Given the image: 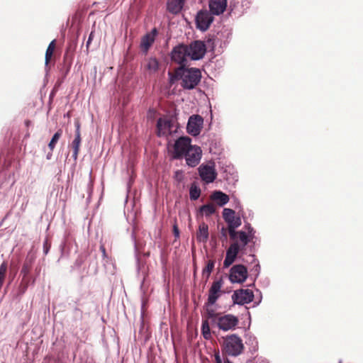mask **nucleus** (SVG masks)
I'll return each instance as SVG.
<instances>
[{
	"label": "nucleus",
	"mask_w": 363,
	"mask_h": 363,
	"mask_svg": "<svg viewBox=\"0 0 363 363\" xmlns=\"http://www.w3.org/2000/svg\"><path fill=\"white\" fill-rule=\"evenodd\" d=\"M94 31L92 30L90 34H89V38H88V40L86 42V48L88 49L89 47V45L91 44V42L92 41L93 38H94Z\"/></svg>",
	"instance_id": "obj_38"
},
{
	"label": "nucleus",
	"mask_w": 363,
	"mask_h": 363,
	"mask_svg": "<svg viewBox=\"0 0 363 363\" xmlns=\"http://www.w3.org/2000/svg\"><path fill=\"white\" fill-rule=\"evenodd\" d=\"M237 239L241 250H244L245 246L252 240L245 232L242 230L239 231Z\"/></svg>",
	"instance_id": "obj_24"
},
{
	"label": "nucleus",
	"mask_w": 363,
	"mask_h": 363,
	"mask_svg": "<svg viewBox=\"0 0 363 363\" xmlns=\"http://www.w3.org/2000/svg\"><path fill=\"white\" fill-rule=\"evenodd\" d=\"M197 240L199 242H205L208 238V226L205 223H201L199 226L196 233Z\"/></svg>",
	"instance_id": "obj_22"
},
{
	"label": "nucleus",
	"mask_w": 363,
	"mask_h": 363,
	"mask_svg": "<svg viewBox=\"0 0 363 363\" xmlns=\"http://www.w3.org/2000/svg\"><path fill=\"white\" fill-rule=\"evenodd\" d=\"M62 130H58L52 136L50 142L48 144V147L51 151H52L55 147V145L58 142L59 139L62 135Z\"/></svg>",
	"instance_id": "obj_33"
},
{
	"label": "nucleus",
	"mask_w": 363,
	"mask_h": 363,
	"mask_svg": "<svg viewBox=\"0 0 363 363\" xmlns=\"http://www.w3.org/2000/svg\"><path fill=\"white\" fill-rule=\"evenodd\" d=\"M199 172L201 179L207 184L213 182L217 177L214 167L208 164H201L199 167Z\"/></svg>",
	"instance_id": "obj_13"
},
{
	"label": "nucleus",
	"mask_w": 363,
	"mask_h": 363,
	"mask_svg": "<svg viewBox=\"0 0 363 363\" xmlns=\"http://www.w3.org/2000/svg\"><path fill=\"white\" fill-rule=\"evenodd\" d=\"M200 211L206 216H210L216 212V207L213 203H208L201 206Z\"/></svg>",
	"instance_id": "obj_29"
},
{
	"label": "nucleus",
	"mask_w": 363,
	"mask_h": 363,
	"mask_svg": "<svg viewBox=\"0 0 363 363\" xmlns=\"http://www.w3.org/2000/svg\"><path fill=\"white\" fill-rule=\"evenodd\" d=\"M238 228V226H233V225H228V230L230 238L233 241L235 242V240H238L237 236L238 235L239 231H236L235 229Z\"/></svg>",
	"instance_id": "obj_34"
},
{
	"label": "nucleus",
	"mask_w": 363,
	"mask_h": 363,
	"mask_svg": "<svg viewBox=\"0 0 363 363\" xmlns=\"http://www.w3.org/2000/svg\"><path fill=\"white\" fill-rule=\"evenodd\" d=\"M145 67L150 73H155L159 68V62L155 57H150L147 60Z\"/></svg>",
	"instance_id": "obj_25"
},
{
	"label": "nucleus",
	"mask_w": 363,
	"mask_h": 363,
	"mask_svg": "<svg viewBox=\"0 0 363 363\" xmlns=\"http://www.w3.org/2000/svg\"><path fill=\"white\" fill-rule=\"evenodd\" d=\"M223 218L228 223V225L240 226L242 224L240 216H235L234 210L230 208H224L223 211Z\"/></svg>",
	"instance_id": "obj_15"
},
{
	"label": "nucleus",
	"mask_w": 363,
	"mask_h": 363,
	"mask_svg": "<svg viewBox=\"0 0 363 363\" xmlns=\"http://www.w3.org/2000/svg\"><path fill=\"white\" fill-rule=\"evenodd\" d=\"M172 122L171 120L160 118L157 122V130L159 136L171 132Z\"/></svg>",
	"instance_id": "obj_19"
},
{
	"label": "nucleus",
	"mask_w": 363,
	"mask_h": 363,
	"mask_svg": "<svg viewBox=\"0 0 363 363\" xmlns=\"http://www.w3.org/2000/svg\"><path fill=\"white\" fill-rule=\"evenodd\" d=\"M203 119L199 115H193L189 117L187 123V132L193 135L196 136L200 134L203 128Z\"/></svg>",
	"instance_id": "obj_10"
},
{
	"label": "nucleus",
	"mask_w": 363,
	"mask_h": 363,
	"mask_svg": "<svg viewBox=\"0 0 363 363\" xmlns=\"http://www.w3.org/2000/svg\"><path fill=\"white\" fill-rule=\"evenodd\" d=\"M222 339L220 347L223 354L238 357L244 352L245 346L242 340L237 334H230L223 337Z\"/></svg>",
	"instance_id": "obj_2"
},
{
	"label": "nucleus",
	"mask_w": 363,
	"mask_h": 363,
	"mask_svg": "<svg viewBox=\"0 0 363 363\" xmlns=\"http://www.w3.org/2000/svg\"><path fill=\"white\" fill-rule=\"evenodd\" d=\"M76 130H75V138L72 143V147L73 149L72 157L76 160L78 157V154L79 152V147L81 144V133H80V123L77 121L74 123Z\"/></svg>",
	"instance_id": "obj_18"
},
{
	"label": "nucleus",
	"mask_w": 363,
	"mask_h": 363,
	"mask_svg": "<svg viewBox=\"0 0 363 363\" xmlns=\"http://www.w3.org/2000/svg\"><path fill=\"white\" fill-rule=\"evenodd\" d=\"M215 267V261L210 259L207 262L206 267L202 270V277L207 281Z\"/></svg>",
	"instance_id": "obj_26"
},
{
	"label": "nucleus",
	"mask_w": 363,
	"mask_h": 363,
	"mask_svg": "<svg viewBox=\"0 0 363 363\" xmlns=\"http://www.w3.org/2000/svg\"><path fill=\"white\" fill-rule=\"evenodd\" d=\"M211 199L216 201L220 206H223L229 201V196L220 191H215L211 195Z\"/></svg>",
	"instance_id": "obj_21"
},
{
	"label": "nucleus",
	"mask_w": 363,
	"mask_h": 363,
	"mask_svg": "<svg viewBox=\"0 0 363 363\" xmlns=\"http://www.w3.org/2000/svg\"><path fill=\"white\" fill-rule=\"evenodd\" d=\"M170 75V82L180 79L181 85L184 89H192L195 88L201 81V72L197 68H186L184 66H179L175 69L174 73H169Z\"/></svg>",
	"instance_id": "obj_1"
},
{
	"label": "nucleus",
	"mask_w": 363,
	"mask_h": 363,
	"mask_svg": "<svg viewBox=\"0 0 363 363\" xmlns=\"http://www.w3.org/2000/svg\"><path fill=\"white\" fill-rule=\"evenodd\" d=\"M247 278V269L242 264L234 265L230 270L229 279L233 283H242Z\"/></svg>",
	"instance_id": "obj_8"
},
{
	"label": "nucleus",
	"mask_w": 363,
	"mask_h": 363,
	"mask_svg": "<svg viewBox=\"0 0 363 363\" xmlns=\"http://www.w3.org/2000/svg\"><path fill=\"white\" fill-rule=\"evenodd\" d=\"M185 0H168L167 1V10L173 13H179L183 8Z\"/></svg>",
	"instance_id": "obj_20"
},
{
	"label": "nucleus",
	"mask_w": 363,
	"mask_h": 363,
	"mask_svg": "<svg viewBox=\"0 0 363 363\" xmlns=\"http://www.w3.org/2000/svg\"><path fill=\"white\" fill-rule=\"evenodd\" d=\"M191 139L187 136L179 138L173 145L172 157L179 160L192 147Z\"/></svg>",
	"instance_id": "obj_4"
},
{
	"label": "nucleus",
	"mask_w": 363,
	"mask_h": 363,
	"mask_svg": "<svg viewBox=\"0 0 363 363\" xmlns=\"http://www.w3.org/2000/svg\"><path fill=\"white\" fill-rule=\"evenodd\" d=\"M202 150L200 147L193 145L192 147L185 154L186 164L189 167H194L197 166L201 159Z\"/></svg>",
	"instance_id": "obj_9"
},
{
	"label": "nucleus",
	"mask_w": 363,
	"mask_h": 363,
	"mask_svg": "<svg viewBox=\"0 0 363 363\" xmlns=\"http://www.w3.org/2000/svg\"><path fill=\"white\" fill-rule=\"evenodd\" d=\"M215 362L216 363H233L227 357L223 359H221L219 352L215 354Z\"/></svg>",
	"instance_id": "obj_36"
},
{
	"label": "nucleus",
	"mask_w": 363,
	"mask_h": 363,
	"mask_svg": "<svg viewBox=\"0 0 363 363\" xmlns=\"http://www.w3.org/2000/svg\"><path fill=\"white\" fill-rule=\"evenodd\" d=\"M221 235L226 238L227 237V229L225 228H222L221 229Z\"/></svg>",
	"instance_id": "obj_41"
},
{
	"label": "nucleus",
	"mask_w": 363,
	"mask_h": 363,
	"mask_svg": "<svg viewBox=\"0 0 363 363\" xmlns=\"http://www.w3.org/2000/svg\"><path fill=\"white\" fill-rule=\"evenodd\" d=\"M100 250L103 254V257H106V249H105V247L104 245H101L100 246Z\"/></svg>",
	"instance_id": "obj_40"
},
{
	"label": "nucleus",
	"mask_w": 363,
	"mask_h": 363,
	"mask_svg": "<svg viewBox=\"0 0 363 363\" xmlns=\"http://www.w3.org/2000/svg\"><path fill=\"white\" fill-rule=\"evenodd\" d=\"M33 264L32 259H26L24 262L22 269L21 270V274L23 275V277H28V274L31 269Z\"/></svg>",
	"instance_id": "obj_28"
},
{
	"label": "nucleus",
	"mask_w": 363,
	"mask_h": 363,
	"mask_svg": "<svg viewBox=\"0 0 363 363\" xmlns=\"http://www.w3.org/2000/svg\"><path fill=\"white\" fill-rule=\"evenodd\" d=\"M206 306H207L206 310V318L211 319L212 324L215 325L217 322V318H218L221 315L222 313H217L213 308H209L208 306L206 305Z\"/></svg>",
	"instance_id": "obj_27"
},
{
	"label": "nucleus",
	"mask_w": 363,
	"mask_h": 363,
	"mask_svg": "<svg viewBox=\"0 0 363 363\" xmlns=\"http://www.w3.org/2000/svg\"><path fill=\"white\" fill-rule=\"evenodd\" d=\"M240 250V246L238 240L233 242L226 251V256L223 262V267L227 268L230 267L235 260Z\"/></svg>",
	"instance_id": "obj_12"
},
{
	"label": "nucleus",
	"mask_w": 363,
	"mask_h": 363,
	"mask_svg": "<svg viewBox=\"0 0 363 363\" xmlns=\"http://www.w3.org/2000/svg\"><path fill=\"white\" fill-rule=\"evenodd\" d=\"M253 298V292L250 289L237 290L232 295L233 303L240 305L250 303L252 301Z\"/></svg>",
	"instance_id": "obj_11"
},
{
	"label": "nucleus",
	"mask_w": 363,
	"mask_h": 363,
	"mask_svg": "<svg viewBox=\"0 0 363 363\" xmlns=\"http://www.w3.org/2000/svg\"><path fill=\"white\" fill-rule=\"evenodd\" d=\"M48 250H49V247L47 246V243H45V245H44V252H45V254L48 253Z\"/></svg>",
	"instance_id": "obj_42"
},
{
	"label": "nucleus",
	"mask_w": 363,
	"mask_h": 363,
	"mask_svg": "<svg viewBox=\"0 0 363 363\" xmlns=\"http://www.w3.org/2000/svg\"><path fill=\"white\" fill-rule=\"evenodd\" d=\"M210 12L214 15L222 14L227 7V0H209Z\"/></svg>",
	"instance_id": "obj_17"
},
{
	"label": "nucleus",
	"mask_w": 363,
	"mask_h": 363,
	"mask_svg": "<svg viewBox=\"0 0 363 363\" xmlns=\"http://www.w3.org/2000/svg\"><path fill=\"white\" fill-rule=\"evenodd\" d=\"M239 319L237 316L233 314H225L223 313L217 318V322L215 324L219 330L228 332L230 330H235L239 324Z\"/></svg>",
	"instance_id": "obj_3"
},
{
	"label": "nucleus",
	"mask_w": 363,
	"mask_h": 363,
	"mask_svg": "<svg viewBox=\"0 0 363 363\" xmlns=\"http://www.w3.org/2000/svg\"><path fill=\"white\" fill-rule=\"evenodd\" d=\"M254 340L255 341V345L253 346V350L256 351L257 350V342L255 340V338Z\"/></svg>",
	"instance_id": "obj_44"
},
{
	"label": "nucleus",
	"mask_w": 363,
	"mask_h": 363,
	"mask_svg": "<svg viewBox=\"0 0 363 363\" xmlns=\"http://www.w3.org/2000/svg\"><path fill=\"white\" fill-rule=\"evenodd\" d=\"M30 124H31V121H30V120H26V121H25V125H26L27 127H28L29 125H30Z\"/></svg>",
	"instance_id": "obj_43"
},
{
	"label": "nucleus",
	"mask_w": 363,
	"mask_h": 363,
	"mask_svg": "<svg viewBox=\"0 0 363 363\" xmlns=\"http://www.w3.org/2000/svg\"><path fill=\"white\" fill-rule=\"evenodd\" d=\"M157 35V28H154L151 32L145 35L140 42V48L144 52H147L150 48L152 46L153 43L155 42V37Z\"/></svg>",
	"instance_id": "obj_16"
},
{
	"label": "nucleus",
	"mask_w": 363,
	"mask_h": 363,
	"mask_svg": "<svg viewBox=\"0 0 363 363\" xmlns=\"http://www.w3.org/2000/svg\"><path fill=\"white\" fill-rule=\"evenodd\" d=\"M55 48H56V40H53L48 45V47L45 52V67H48V65L50 62L52 57L53 56V53L55 50Z\"/></svg>",
	"instance_id": "obj_23"
},
{
	"label": "nucleus",
	"mask_w": 363,
	"mask_h": 363,
	"mask_svg": "<svg viewBox=\"0 0 363 363\" xmlns=\"http://www.w3.org/2000/svg\"><path fill=\"white\" fill-rule=\"evenodd\" d=\"M201 333L206 340L211 338V329L208 320H203L201 325Z\"/></svg>",
	"instance_id": "obj_30"
},
{
	"label": "nucleus",
	"mask_w": 363,
	"mask_h": 363,
	"mask_svg": "<svg viewBox=\"0 0 363 363\" xmlns=\"http://www.w3.org/2000/svg\"><path fill=\"white\" fill-rule=\"evenodd\" d=\"M245 229L247 230V235H248L250 238L253 239L255 237V231L254 230L253 228L250 225V223H247L245 225Z\"/></svg>",
	"instance_id": "obj_37"
},
{
	"label": "nucleus",
	"mask_w": 363,
	"mask_h": 363,
	"mask_svg": "<svg viewBox=\"0 0 363 363\" xmlns=\"http://www.w3.org/2000/svg\"><path fill=\"white\" fill-rule=\"evenodd\" d=\"M69 72V68L67 69L65 74Z\"/></svg>",
	"instance_id": "obj_45"
},
{
	"label": "nucleus",
	"mask_w": 363,
	"mask_h": 363,
	"mask_svg": "<svg viewBox=\"0 0 363 363\" xmlns=\"http://www.w3.org/2000/svg\"><path fill=\"white\" fill-rule=\"evenodd\" d=\"M200 195L201 189L197 186L192 184L189 191V196L191 200H197L199 198Z\"/></svg>",
	"instance_id": "obj_31"
},
{
	"label": "nucleus",
	"mask_w": 363,
	"mask_h": 363,
	"mask_svg": "<svg viewBox=\"0 0 363 363\" xmlns=\"http://www.w3.org/2000/svg\"><path fill=\"white\" fill-rule=\"evenodd\" d=\"M189 57V52L186 45L180 44L174 47L172 51V60L184 67L186 66Z\"/></svg>",
	"instance_id": "obj_6"
},
{
	"label": "nucleus",
	"mask_w": 363,
	"mask_h": 363,
	"mask_svg": "<svg viewBox=\"0 0 363 363\" xmlns=\"http://www.w3.org/2000/svg\"><path fill=\"white\" fill-rule=\"evenodd\" d=\"M212 13L207 10L199 11L196 16V28L201 31L207 30L213 21Z\"/></svg>",
	"instance_id": "obj_5"
},
{
	"label": "nucleus",
	"mask_w": 363,
	"mask_h": 363,
	"mask_svg": "<svg viewBox=\"0 0 363 363\" xmlns=\"http://www.w3.org/2000/svg\"><path fill=\"white\" fill-rule=\"evenodd\" d=\"M7 268H8L7 262H3L1 263V264L0 265V289H1V287L4 284V282L6 272H7Z\"/></svg>",
	"instance_id": "obj_32"
},
{
	"label": "nucleus",
	"mask_w": 363,
	"mask_h": 363,
	"mask_svg": "<svg viewBox=\"0 0 363 363\" xmlns=\"http://www.w3.org/2000/svg\"><path fill=\"white\" fill-rule=\"evenodd\" d=\"M173 233L176 238L179 237V230L177 225H174L173 226Z\"/></svg>",
	"instance_id": "obj_39"
},
{
	"label": "nucleus",
	"mask_w": 363,
	"mask_h": 363,
	"mask_svg": "<svg viewBox=\"0 0 363 363\" xmlns=\"http://www.w3.org/2000/svg\"><path fill=\"white\" fill-rule=\"evenodd\" d=\"M187 50L189 52V58L196 60L203 57L206 52V47L203 42L196 40L187 45Z\"/></svg>",
	"instance_id": "obj_7"
},
{
	"label": "nucleus",
	"mask_w": 363,
	"mask_h": 363,
	"mask_svg": "<svg viewBox=\"0 0 363 363\" xmlns=\"http://www.w3.org/2000/svg\"><path fill=\"white\" fill-rule=\"evenodd\" d=\"M30 282L29 277H22L21 284L19 285V291L21 294H24L28 289Z\"/></svg>",
	"instance_id": "obj_35"
},
{
	"label": "nucleus",
	"mask_w": 363,
	"mask_h": 363,
	"mask_svg": "<svg viewBox=\"0 0 363 363\" xmlns=\"http://www.w3.org/2000/svg\"><path fill=\"white\" fill-rule=\"evenodd\" d=\"M222 286V279H219L213 282L212 286L208 291V301L206 305L212 306L216 303L220 296Z\"/></svg>",
	"instance_id": "obj_14"
}]
</instances>
